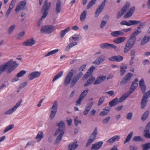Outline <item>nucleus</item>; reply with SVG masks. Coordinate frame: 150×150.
Instances as JSON below:
<instances>
[{
	"mask_svg": "<svg viewBox=\"0 0 150 150\" xmlns=\"http://www.w3.org/2000/svg\"><path fill=\"white\" fill-rule=\"evenodd\" d=\"M18 64L13 59L0 65V75L6 71V73L9 74L12 72L18 66Z\"/></svg>",
	"mask_w": 150,
	"mask_h": 150,
	"instance_id": "f257e3e1",
	"label": "nucleus"
},
{
	"mask_svg": "<svg viewBox=\"0 0 150 150\" xmlns=\"http://www.w3.org/2000/svg\"><path fill=\"white\" fill-rule=\"evenodd\" d=\"M139 85L142 92L144 93L141 102V107L143 109L145 107L146 103L148 101L147 98L150 97V90L145 93L146 90V86L143 78L139 82Z\"/></svg>",
	"mask_w": 150,
	"mask_h": 150,
	"instance_id": "f03ea898",
	"label": "nucleus"
},
{
	"mask_svg": "<svg viewBox=\"0 0 150 150\" xmlns=\"http://www.w3.org/2000/svg\"><path fill=\"white\" fill-rule=\"evenodd\" d=\"M139 32L136 31L130 35L124 47L123 51L124 53H127L134 46L136 40V36L139 34Z\"/></svg>",
	"mask_w": 150,
	"mask_h": 150,
	"instance_id": "7ed1b4c3",
	"label": "nucleus"
},
{
	"mask_svg": "<svg viewBox=\"0 0 150 150\" xmlns=\"http://www.w3.org/2000/svg\"><path fill=\"white\" fill-rule=\"evenodd\" d=\"M51 6V3L50 2L48 3V0H45L43 3V5L42 7L41 11L43 13L41 19L39 21L38 23L37 27H40L41 23V20L45 18L47 16L48 11L50 10Z\"/></svg>",
	"mask_w": 150,
	"mask_h": 150,
	"instance_id": "20e7f679",
	"label": "nucleus"
},
{
	"mask_svg": "<svg viewBox=\"0 0 150 150\" xmlns=\"http://www.w3.org/2000/svg\"><path fill=\"white\" fill-rule=\"evenodd\" d=\"M129 94H124L118 100L117 98H115L109 102V105L111 107L115 106L118 103H120L129 97Z\"/></svg>",
	"mask_w": 150,
	"mask_h": 150,
	"instance_id": "39448f33",
	"label": "nucleus"
},
{
	"mask_svg": "<svg viewBox=\"0 0 150 150\" xmlns=\"http://www.w3.org/2000/svg\"><path fill=\"white\" fill-rule=\"evenodd\" d=\"M55 29L54 26L52 25H46L42 27L40 30L41 33L50 34L53 32Z\"/></svg>",
	"mask_w": 150,
	"mask_h": 150,
	"instance_id": "423d86ee",
	"label": "nucleus"
},
{
	"mask_svg": "<svg viewBox=\"0 0 150 150\" xmlns=\"http://www.w3.org/2000/svg\"><path fill=\"white\" fill-rule=\"evenodd\" d=\"M130 4L128 2H126L121 8V10L118 13L117 18H119L122 16L126 12L129 7Z\"/></svg>",
	"mask_w": 150,
	"mask_h": 150,
	"instance_id": "0eeeda50",
	"label": "nucleus"
},
{
	"mask_svg": "<svg viewBox=\"0 0 150 150\" xmlns=\"http://www.w3.org/2000/svg\"><path fill=\"white\" fill-rule=\"evenodd\" d=\"M98 134V130L97 128L96 127L93 132L91 134L88 140L87 143L86 144V146L87 147L90 145L95 140Z\"/></svg>",
	"mask_w": 150,
	"mask_h": 150,
	"instance_id": "6e6552de",
	"label": "nucleus"
},
{
	"mask_svg": "<svg viewBox=\"0 0 150 150\" xmlns=\"http://www.w3.org/2000/svg\"><path fill=\"white\" fill-rule=\"evenodd\" d=\"M58 108V103L57 101L54 102L51 108L52 110L51 112L50 117V119L52 120L55 116Z\"/></svg>",
	"mask_w": 150,
	"mask_h": 150,
	"instance_id": "1a4fd4ad",
	"label": "nucleus"
},
{
	"mask_svg": "<svg viewBox=\"0 0 150 150\" xmlns=\"http://www.w3.org/2000/svg\"><path fill=\"white\" fill-rule=\"evenodd\" d=\"M141 22L140 21L129 20L128 22L126 21H123L120 23L122 25H126L130 26L132 25H135L139 24Z\"/></svg>",
	"mask_w": 150,
	"mask_h": 150,
	"instance_id": "9d476101",
	"label": "nucleus"
},
{
	"mask_svg": "<svg viewBox=\"0 0 150 150\" xmlns=\"http://www.w3.org/2000/svg\"><path fill=\"white\" fill-rule=\"evenodd\" d=\"M74 72V70L73 69H71L66 76L64 81V85L65 86H67L70 83L71 78L73 75Z\"/></svg>",
	"mask_w": 150,
	"mask_h": 150,
	"instance_id": "9b49d317",
	"label": "nucleus"
},
{
	"mask_svg": "<svg viewBox=\"0 0 150 150\" xmlns=\"http://www.w3.org/2000/svg\"><path fill=\"white\" fill-rule=\"evenodd\" d=\"M106 0H104L97 8L95 12V17H97L102 11L105 6Z\"/></svg>",
	"mask_w": 150,
	"mask_h": 150,
	"instance_id": "f8f14e48",
	"label": "nucleus"
},
{
	"mask_svg": "<svg viewBox=\"0 0 150 150\" xmlns=\"http://www.w3.org/2000/svg\"><path fill=\"white\" fill-rule=\"evenodd\" d=\"M100 47L102 49H116V47L114 45L110 44L108 43H102L100 44Z\"/></svg>",
	"mask_w": 150,
	"mask_h": 150,
	"instance_id": "ddd939ff",
	"label": "nucleus"
},
{
	"mask_svg": "<svg viewBox=\"0 0 150 150\" xmlns=\"http://www.w3.org/2000/svg\"><path fill=\"white\" fill-rule=\"evenodd\" d=\"M133 76V74L129 73H128L124 78L120 82V85L122 86L126 83Z\"/></svg>",
	"mask_w": 150,
	"mask_h": 150,
	"instance_id": "4468645a",
	"label": "nucleus"
},
{
	"mask_svg": "<svg viewBox=\"0 0 150 150\" xmlns=\"http://www.w3.org/2000/svg\"><path fill=\"white\" fill-rule=\"evenodd\" d=\"M26 4V0H23L20 1L17 5L15 9L16 12H18L24 8Z\"/></svg>",
	"mask_w": 150,
	"mask_h": 150,
	"instance_id": "2eb2a0df",
	"label": "nucleus"
},
{
	"mask_svg": "<svg viewBox=\"0 0 150 150\" xmlns=\"http://www.w3.org/2000/svg\"><path fill=\"white\" fill-rule=\"evenodd\" d=\"M41 73L38 71H34L31 73L28 76V79L31 80L35 78L38 77L40 75Z\"/></svg>",
	"mask_w": 150,
	"mask_h": 150,
	"instance_id": "dca6fc26",
	"label": "nucleus"
},
{
	"mask_svg": "<svg viewBox=\"0 0 150 150\" xmlns=\"http://www.w3.org/2000/svg\"><path fill=\"white\" fill-rule=\"evenodd\" d=\"M135 9V7H131L128 11L127 13L124 16L123 18H126L130 17L133 13Z\"/></svg>",
	"mask_w": 150,
	"mask_h": 150,
	"instance_id": "f3484780",
	"label": "nucleus"
},
{
	"mask_svg": "<svg viewBox=\"0 0 150 150\" xmlns=\"http://www.w3.org/2000/svg\"><path fill=\"white\" fill-rule=\"evenodd\" d=\"M103 142L102 141L97 142L95 144L92 145L91 150H98L102 146Z\"/></svg>",
	"mask_w": 150,
	"mask_h": 150,
	"instance_id": "a211bd4d",
	"label": "nucleus"
},
{
	"mask_svg": "<svg viewBox=\"0 0 150 150\" xmlns=\"http://www.w3.org/2000/svg\"><path fill=\"white\" fill-rule=\"evenodd\" d=\"M22 99L20 100L12 108L8 110L10 114L12 113L13 112L16 110L17 108L20 105L21 103H22Z\"/></svg>",
	"mask_w": 150,
	"mask_h": 150,
	"instance_id": "6ab92c4d",
	"label": "nucleus"
},
{
	"mask_svg": "<svg viewBox=\"0 0 150 150\" xmlns=\"http://www.w3.org/2000/svg\"><path fill=\"white\" fill-rule=\"evenodd\" d=\"M106 76H99L98 77L94 83V85L100 84L103 82L106 79Z\"/></svg>",
	"mask_w": 150,
	"mask_h": 150,
	"instance_id": "aec40b11",
	"label": "nucleus"
},
{
	"mask_svg": "<svg viewBox=\"0 0 150 150\" xmlns=\"http://www.w3.org/2000/svg\"><path fill=\"white\" fill-rule=\"evenodd\" d=\"M95 69V67L91 66L84 75L83 77L86 79L88 78L91 76Z\"/></svg>",
	"mask_w": 150,
	"mask_h": 150,
	"instance_id": "412c9836",
	"label": "nucleus"
},
{
	"mask_svg": "<svg viewBox=\"0 0 150 150\" xmlns=\"http://www.w3.org/2000/svg\"><path fill=\"white\" fill-rule=\"evenodd\" d=\"M35 41L32 38L28 39L23 43V45L25 46H30L33 45L35 43Z\"/></svg>",
	"mask_w": 150,
	"mask_h": 150,
	"instance_id": "4be33fe9",
	"label": "nucleus"
},
{
	"mask_svg": "<svg viewBox=\"0 0 150 150\" xmlns=\"http://www.w3.org/2000/svg\"><path fill=\"white\" fill-rule=\"evenodd\" d=\"M61 3L60 0L57 1L56 4L55 11L56 13L58 14L60 13L61 11Z\"/></svg>",
	"mask_w": 150,
	"mask_h": 150,
	"instance_id": "5701e85b",
	"label": "nucleus"
},
{
	"mask_svg": "<svg viewBox=\"0 0 150 150\" xmlns=\"http://www.w3.org/2000/svg\"><path fill=\"white\" fill-rule=\"evenodd\" d=\"M93 105V102L88 103L87 104V105L85 107V110L83 112L84 115H86L88 113Z\"/></svg>",
	"mask_w": 150,
	"mask_h": 150,
	"instance_id": "b1692460",
	"label": "nucleus"
},
{
	"mask_svg": "<svg viewBox=\"0 0 150 150\" xmlns=\"http://www.w3.org/2000/svg\"><path fill=\"white\" fill-rule=\"evenodd\" d=\"M120 138L119 135H115L112 137L107 141V142L112 144L116 141H118Z\"/></svg>",
	"mask_w": 150,
	"mask_h": 150,
	"instance_id": "393cba45",
	"label": "nucleus"
},
{
	"mask_svg": "<svg viewBox=\"0 0 150 150\" xmlns=\"http://www.w3.org/2000/svg\"><path fill=\"white\" fill-rule=\"evenodd\" d=\"M110 110V108L109 107H105L103 109V111L100 112L99 115L101 116L106 115L108 114Z\"/></svg>",
	"mask_w": 150,
	"mask_h": 150,
	"instance_id": "a878e982",
	"label": "nucleus"
},
{
	"mask_svg": "<svg viewBox=\"0 0 150 150\" xmlns=\"http://www.w3.org/2000/svg\"><path fill=\"white\" fill-rule=\"evenodd\" d=\"M95 79V77L92 76H91L85 82L83 86L85 87L90 85L93 83Z\"/></svg>",
	"mask_w": 150,
	"mask_h": 150,
	"instance_id": "bb28decb",
	"label": "nucleus"
},
{
	"mask_svg": "<svg viewBox=\"0 0 150 150\" xmlns=\"http://www.w3.org/2000/svg\"><path fill=\"white\" fill-rule=\"evenodd\" d=\"M127 65L125 64L122 63L120 66V75L121 76L123 75L126 71V69H127Z\"/></svg>",
	"mask_w": 150,
	"mask_h": 150,
	"instance_id": "cd10ccee",
	"label": "nucleus"
},
{
	"mask_svg": "<svg viewBox=\"0 0 150 150\" xmlns=\"http://www.w3.org/2000/svg\"><path fill=\"white\" fill-rule=\"evenodd\" d=\"M57 125L58 126V128L62 130V132L63 133V131H64L65 128V125L64 122L63 121H61L57 123Z\"/></svg>",
	"mask_w": 150,
	"mask_h": 150,
	"instance_id": "c85d7f7f",
	"label": "nucleus"
},
{
	"mask_svg": "<svg viewBox=\"0 0 150 150\" xmlns=\"http://www.w3.org/2000/svg\"><path fill=\"white\" fill-rule=\"evenodd\" d=\"M126 39L125 37H119L115 39L113 42L116 44H118L124 42Z\"/></svg>",
	"mask_w": 150,
	"mask_h": 150,
	"instance_id": "c756f323",
	"label": "nucleus"
},
{
	"mask_svg": "<svg viewBox=\"0 0 150 150\" xmlns=\"http://www.w3.org/2000/svg\"><path fill=\"white\" fill-rule=\"evenodd\" d=\"M77 142H74L72 144H69L68 147V150H75L78 147Z\"/></svg>",
	"mask_w": 150,
	"mask_h": 150,
	"instance_id": "7c9ffc66",
	"label": "nucleus"
},
{
	"mask_svg": "<svg viewBox=\"0 0 150 150\" xmlns=\"http://www.w3.org/2000/svg\"><path fill=\"white\" fill-rule=\"evenodd\" d=\"M143 135L145 138L150 139V131L149 129H145L143 132Z\"/></svg>",
	"mask_w": 150,
	"mask_h": 150,
	"instance_id": "2f4dec72",
	"label": "nucleus"
},
{
	"mask_svg": "<svg viewBox=\"0 0 150 150\" xmlns=\"http://www.w3.org/2000/svg\"><path fill=\"white\" fill-rule=\"evenodd\" d=\"M63 133H61L59 134V135L57 137L54 143L55 145H57L59 144L62 140V139L63 135Z\"/></svg>",
	"mask_w": 150,
	"mask_h": 150,
	"instance_id": "473e14b6",
	"label": "nucleus"
},
{
	"mask_svg": "<svg viewBox=\"0 0 150 150\" xmlns=\"http://www.w3.org/2000/svg\"><path fill=\"white\" fill-rule=\"evenodd\" d=\"M43 137V134L42 132H39L35 138L38 142H39Z\"/></svg>",
	"mask_w": 150,
	"mask_h": 150,
	"instance_id": "72a5a7b5",
	"label": "nucleus"
},
{
	"mask_svg": "<svg viewBox=\"0 0 150 150\" xmlns=\"http://www.w3.org/2000/svg\"><path fill=\"white\" fill-rule=\"evenodd\" d=\"M133 140L136 142H142L144 141V139L140 136H135L133 138Z\"/></svg>",
	"mask_w": 150,
	"mask_h": 150,
	"instance_id": "f704fd0d",
	"label": "nucleus"
},
{
	"mask_svg": "<svg viewBox=\"0 0 150 150\" xmlns=\"http://www.w3.org/2000/svg\"><path fill=\"white\" fill-rule=\"evenodd\" d=\"M71 28L70 27H68L66 28L65 30H62L60 32V36L61 38H63L65 34L70 30Z\"/></svg>",
	"mask_w": 150,
	"mask_h": 150,
	"instance_id": "c9c22d12",
	"label": "nucleus"
},
{
	"mask_svg": "<svg viewBox=\"0 0 150 150\" xmlns=\"http://www.w3.org/2000/svg\"><path fill=\"white\" fill-rule=\"evenodd\" d=\"M104 59H105L103 57H99L98 59H96L95 61L92 63L99 65L102 63Z\"/></svg>",
	"mask_w": 150,
	"mask_h": 150,
	"instance_id": "e433bc0d",
	"label": "nucleus"
},
{
	"mask_svg": "<svg viewBox=\"0 0 150 150\" xmlns=\"http://www.w3.org/2000/svg\"><path fill=\"white\" fill-rule=\"evenodd\" d=\"M139 25L137 27V29H136L134 32H135L136 31L139 32V34L142 32V31L140 30V29H142L144 26L145 25V23H141L139 24Z\"/></svg>",
	"mask_w": 150,
	"mask_h": 150,
	"instance_id": "4c0bfd02",
	"label": "nucleus"
},
{
	"mask_svg": "<svg viewBox=\"0 0 150 150\" xmlns=\"http://www.w3.org/2000/svg\"><path fill=\"white\" fill-rule=\"evenodd\" d=\"M150 40V37L145 36L141 42V44L144 45Z\"/></svg>",
	"mask_w": 150,
	"mask_h": 150,
	"instance_id": "58836bf2",
	"label": "nucleus"
},
{
	"mask_svg": "<svg viewBox=\"0 0 150 150\" xmlns=\"http://www.w3.org/2000/svg\"><path fill=\"white\" fill-rule=\"evenodd\" d=\"M133 134V132H131L127 136L124 142V144H125L127 142H129Z\"/></svg>",
	"mask_w": 150,
	"mask_h": 150,
	"instance_id": "ea45409f",
	"label": "nucleus"
},
{
	"mask_svg": "<svg viewBox=\"0 0 150 150\" xmlns=\"http://www.w3.org/2000/svg\"><path fill=\"white\" fill-rule=\"evenodd\" d=\"M133 134V132H131L127 136L124 142V144H125L127 142H129Z\"/></svg>",
	"mask_w": 150,
	"mask_h": 150,
	"instance_id": "a19ab883",
	"label": "nucleus"
},
{
	"mask_svg": "<svg viewBox=\"0 0 150 150\" xmlns=\"http://www.w3.org/2000/svg\"><path fill=\"white\" fill-rule=\"evenodd\" d=\"M63 73V71H61L59 72L53 78L52 81L54 82L57 79H59L62 76Z\"/></svg>",
	"mask_w": 150,
	"mask_h": 150,
	"instance_id": "79ce46f5",
	"label": "nucleus"
},
{
	"mask_svg": "<svg viewBox=\"0 0 150 150\" xmlns=\"http://www.w3.org/2000/svg\"><path fill=\"white\" fill-rule=\"evenodd\" d=\"M149 112L146 111L143 114L141 117V119L142 121H145L148 117Z\"/></svg>",
	"mask_w": 150,
	"mask_h": 150,
	"instance_id": "37998d69",
	"label": "nucleus"
},
{
	"mask_svg": "<svg viewBox=\"0 0 150 150\" xmlns=\"http://www.w3.org/2000/svg\"><path fill=\"white\" fill-rule=\"evenodd\" d=\"M77 44V42H76L70 43L66 46L65 50L67 51H69L71 47L76 45Z\"/></svg>",
	"mask_w": 150,
	"mask_h": 150,
	"instance_id": "c03bdc74",
	"label": "nucleus"
},
{
	"mask_svg": "<svg viewBox=\"0 0 150 150\" xmlns=\"http://www.w3.org/2000/svg\"><path fill=\"white\" fill-rule=\"evenodd\" d=\"M142 150H148L150 149V143L143 144L142 145Z\"/></svg>",
	"mask_w": 150,
	"mask_h": 150,
	"instance_id": "a18cd8bd",
	"label": "nucleus"
},
{
	"mask_svg": "<svg viewBox=\"0 0 150 150\" xmlns=\"http://www.w3.org/2000/svg\"><path fill=\"white\" fill-rule=\"evenodd\" d=\"M14 127V125L13 124L11 125L6 127L5 129H4L3 132L5 133L10 130L13 128Z\"/></svg>",
	"mask_w": 150,
	"mask_h": 150,
	"instance_id": "49530a36",
	"label": "nucleus"
},
{
	"mask_svg": "<svg viewBox=\"0 0 150 150\" xmlns=\"http://www.w3.org/2000/svg\"><path fill=\"white\" fill-rule=\"evenodd\" d=\"M88 91V90H84L81 93L79 97H81L83 99L85 97L86 95L87 94Z\"/></svg>",
	"mask_w": 150,
	"mask_h": 150,
	"instance_id": "de8ad7c7",
	"label": "nucleus"
},
{
	"mask_svg": "<svg viewBox=\"0 0 150 150\" xmlns=\"http://www.w3.org/2000/svg\"><path fill=\"white\" fill-rule=\"evenodd\" d=\"M86 11H84L80 16V19L81 21H83L86 19Z\"/></svg>",
	"mask_w": 150,
	"mask_h": 150,
	"instance_id": "09e8293b",
	"label": "nucleus"
},
{
	"mask_svg": "<svg viewBox=\"0 0 150 150\" xmlns=\"http://www.w3.org/2000/svg\"><path fill=\"white\" fill-rule=\"evenodd\" d=\"M59 51L58 49H56L54 50L51 51L49 52L47 54L45 55V56H48L52 55L57 52Z\"/></svg>",
	"mask_w": 150,
	"mask_h": 150,
	"instance_id": "8fccbe9b",
	"label": "nucleus"
},
{
	"mask_svg": "<svg viewBox=\"0 0 150 150\" xmlns=\"http://www.w3.org/2000/svg\"><path fill=\"white\" fill-rule=\"evenodd\" d=\"M25 34V32L24 31H23L19 33L17 35V39L18 40H20L22 39L24 36Z\"/></svg>",
	"mask_w": 150,
	"mask_h": 150,
	"instance_id": "3c124183",
	"label": "nucleus"
},
{
	"mask_svg": "<svg viewBox=\"0 0 150 150\" xmlns=\"http://www.w3.org/2000/svg\"><path fill=\"white\" fill-rule=\"evenodd\" d=\"M15 28V25H13L11 26L8 28L7 33L8 34L10 35L14 30Z\"/></svg>",
	"mask_w": 150,
	"mask_h": 150,
	"instance_id": "603ef678",
	"label": "nucleus"
},
{
	"mask_svg": "<svg viewBox=\"0 0 150 150\" xmlns=\"http://www.w3.org/2000/svg\"><path fill=\"white\" fill-rule=\"evenodd\" d=\"M26 72V71L25 70H21L17 74V76L18 78L20 77L25 74Z\"/></svg>",
	"mask_w": 150,
	"mask_h": 150,
	"instance_id": "864d4df0",
	"label": "nucleus"
},
{
	"mask_svg": "<svg viewBox=\"0 0 150 150\" xmlns=\"http://www.w3.org/2000/svg\"><path fill=\"white\" fill-rule=\"evenodd\" d=\"M96 0H91L89 3L88 4L87 8L88 9L90 8L95 3Z\"/></svg>",
	"mask_w": 150,
	"mask_h": 150,
	"instance_id": "5fc2aeb1",
	"label": "nucleus"
},
{
	"mask_svg": "<svg viewBox=\"0 0 150 150\" xmlns=\"http://www.w3.org/2000/svg\"><path fill=\"white\" fill-rule=\"evenodd\" d=\"M83 75V73L81 71L77 73L74 78L78 81L82 77Z\"/></svg>",
	"mask_w": 150,
	"mask_h": 150,
	"instance_id": "6e6d98bb",
	"label": "nucleus"
},
{
	"mask_svg": "<svg viewBox=\"0 0 150 150\" xmlns=\"http://www.w3.org/2000/svg\"><path fill=\"white\" fill-rule=\"evenodd\" d=\"M78 80L74 78L72 79L71 82L70 84V87L72 88L76 84Z\"/></svg>",
	"mask_w": 150,
	"mask_h": 150,
	"instance_id": "4d7b16f0",
	"label": "nucleus"
},
{
	"mask_svg": "<svg viewBox=\"0 0 150 150\" xmlns=\"http://www.w3.org/2000/svg\"><path fill=\"white\" fill-rule=\"evenodd\" d=\"M105 98L104 96H102L99 99V101L98 103V105L99 106L101 105L103 102L104 101Z\"/></svg>",
	"mask_w": 150,
	"mask_h": 150,
	"instance_id": "13d9d810",
	"label": "nucleus"
},
{
	"mask_svg": "<svg viewBox=\"0 0 150 150\" xmlns=\"http://www.w3.org/2000/svg\"><path fill=\"white\" fill-rule=\"evenodd\" d=\"M62 132V130L58 128L56 130L54 135V136H56L59 133V134H60L61 133H63L62 135H63L64 133V131H63V133Z\"/></svg>",
	"mask_w": 150,
	"mask_h": 150,
	"instance_id": "bf43d9fd",
	"label": "nucleus"
},
{
	"mask_svg": "<svg viewBox=\"0 0 150 150\" xmlns=\"http://www.w3.org/2000/svg\"><path fill=\"white\" fill-rule=\"evenodd\" d=\"M79 39V37H76V35H74L72 36L70 38L69 40V42H72V40H73L74 41H76L78 40Z\"/></svg>",
	"mask_w": 150,
	"mask_h": 150,
	"instance_id": "052dcab7",
	"label": "nucleus"
},
{
	"mask_svg": "<svg viewBox=\"0 0 150 150\" xmlns=\"http://www.w3.org/2000/svg\"><path fill=\"white\" fill-rule=\"evenodd\" d=\"M16 0H12L11 1V4L9 6V8L10 9H12L14 7L15 4Z\"/></svg>",
	"mask_w": 150,
	"mask_h": 150,
	"instance_id": "680f3d73",
	"label": "nucleus"
},
{
	"mask_svg": "<svg viewBox=\"0 0 150 150\" xmlns=\"http://www.w3.org/2000/svg\"><path fill=\"white\" fill-rule=\"evenodd\" d=\"M138 86V83L136 82H132V85L130 87V89H133V90H135Z\"/></svg>",
	"mask_w": 150,
	"mask_h": 150,
	"instance_id": "e2e57ef3",
	"label": "nucleus"
},
{
	"mask_svg": "<svg viewBox=\"0 0 150 150\" xmlns=\"http://www.w3.org/2000/svg\"><path fill=\"white\" fill-rule=\"evenodd\" d=\"M107 22V21L106 20H102L100 26V28L101 29L103 28L105 26Z\"/></svg>",
	"mask_w": 150,
	"mask_h": 150,
	"instance_id": "0e129e2a",
	"label": "nucleus"
},
{
	"mask_svg": "<svg viewBox=\"0 0 150 150\" xmlns=\"http://www.w3.org/2000/svg\"><path fill=\"white\" fill-rule=\"evenodd\" d=\"M132 113L131 112H129L127 115L126 118L127 120H130L132 119Z\"/></svg>",
	"mask_w": 150,
	"mask_h": 150,
	"instance_id": "69168bd1",
	"label": "nucleus"
},
{
	"mask_svg": "<svg viewBox=\"0 0 150 150\" xmlns=\"http://www.w3.org/2000/svg\"><path fill=\"white\" fill-rule=\"evenodd\" d=\"M9 83L7 82H4L3 84H2L0 86V89H2L3 88L6 87L8 86Z\"/></svg>",
	"mask_w": 150,
	"mask_h": 150,
	"instance_id": "338daca9",
	"label": "nucleus"
},
{
	"mask_svg": "<svg viewBox=\"0 0 150 150\" xmlns=\"http://www.w3.org/2000/svg\"><path fill=\"white\" fill-rule=\"evenodd\" d=\"M110 119V117H108L105 119H104L102 121V122L103 124H107Z\"/></svg>",
	"mask_w": 150,
	"mask_h": 150,
	"instance_id": "774afa93",
	"label": "nucleus"
}]
</instances>
